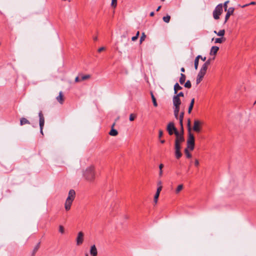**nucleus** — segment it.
<instances>
[{
	"instance_id": "1",
	"label": "nucleus",
	"mask_w": 256,
	"mask_h": 256,
	"mask_svg": "<svg viewBox=\"0 0 256 256\" xmlns=\"http://www.w3.org/2000/svg\"><path fill=\"white\" fill-rule=\"evenodd\" d=\"M83 176L87 181L92 182L95 178V172L94 167L90 166L83 172Z\"/></svg>"
},
{
	"instance_id": "2",
	"label": "nucleus",
	"mask_w": 256,
	"mask_h": 256,
	"mask_svg": "<svg viewBox=\"0 0 256 256\" xmlns=\"http://www.w3.org/2000/svg\"><path fill=\"white\" fill-rule=\"evenodd\" d=\"M76 197V192L74 190H70L68 194L64 204V208L68 211L70 209L71 206Z\"/></svg>"
},
{
	"instance_id": "3",
	"label": "nucleus",
	"mask_w": 256,
	"mask_h": 256,
	"mask_svg": "<svg viewBox=\"0 0 256 256\" xmlns=\"http://www.w3.org/2000/svg\"><path fill=\"white\" fill-rule=\"evenodd\" d=\"M222 12V4H218L214 10L212 14L213 17L215 20H218L220 18V15Z\"/></svg>"
},
{
	"instance_id": "4",
	"label": "nucleus",
	"mask_w": 256,
	"mask_h": 256,
	"mask_svg": "<svg viewBox=\"0 0 256 256\" xmlns=\"http://www.w3.org/2000/svg\"><path fill=\"white\" fill-rule=\"evenodd\" d=\"M194 138L192 132H188V138L187 140V148L190 150L194 149Z\"/></svg>"
},
{
	"instance_id": "5",
	"label": "nucleus",
	"mask_w": 256,
	"mask_h": 256,
	"mask_svg": "<svg viewBox=\"0 0 256 256\" xmlns=\"http://www.w3.org/2000/svg\"><path fill=\"white\" fill-rule=\"evenodd\" d=\"M39 116V125L40 128V132L43 135V128L44 124V118L42 111H40L38 113Z\"/></svg>"
},
{
	"instance_id": "6",
	"label": "nucleus",
	"mask_w": 256,
	"mask_h": 256,
	"mask_svg": "<svg viewBox=\"0 0 256 256\" xmlns=\"http://www.w3.org/2000/svg\"><path fill=\"white\" fill-rule=\"evenodd\" d=\"M167 130L168 131L170 135H172L174 133L176 134V132H178L172 122H170L168 124L167 126Z\"/></svg>"
},
{
	"instance_id": "7",
	"label": "nucleus",
	"mask_w": 256,
	"mask_h": 256,
	"mask_svg": "<svg viewBox=\"0 0 256 256\" xmlns=\"http://www.w3.org/2000/svg\"><path fill=\"white\" fill-rule=\"evenodd\" d=\"M184 132H182V130H181V133H180L178 132H176V138L175 140V142H178V144H180L184 140V137L183 136Z\"/></svg>"
},
{
	"instance_id": "8",
	"label": "nucleus",
	"mask_w": 256,
	"mask_h": 256,
	"mask_svg": "<svg viewBox=\"0 0 256 256\" xmlns=\"http://www.w3.org/2000/svg\"><path fill=\"white\" fill-rule=\"evenodd\" d=\"M208 66V60L206 61L205 63L204 64L202 68L198 74V76H202V78L204 76L207 70Z\"/></svg>"
},
{
	"instance_id": "9",
	"label": "nucleus",
	"mask_w": 256,
	"mask_h": 256,
	"mask_svg": "<svg viewBox=\"0 0 256 256\" xmlns=\"http://www.w3.org/2000/svg\"><path fill=\"white\" fill-rule=\"evenodd\" d=\"M84 241V233L82 232H80L78 234L76 238V245L80 246L82 244Z\"/></svg>"
},
{
	"instance_id": "10",
	"label": "nucleus",
	"mask_w": 256,
	"mask_h": 256,
	"mask_svg": "<svg viewBox=\"0 0 256 256\" xmlns=\"http://www.w3.org/2000/svg\"><path fill=\"white\" fill-rule=\"evenodd\" d=\"M234 8L233 7H230L227 9V10L226 11V13L225 16L224 24H226L230 16L234 14Z\"/></svg>"
},
{
	"instance_id": "11",
	"label": "nucleus",
	"mask_w": 256,
	"mask_h": 256,
	"mask_svg": "<svg viewBox=\"0 0 256 256\" xmlns=\"http://www.w3.org/2000/svg\"><path fill=\"white\" fill-rule=\"evenodd\" d=\"M200 122L198 120H194V127H193L194 130L196 132H200Z\"/></svg>"
},
{
	"instance_id": "12",
	"label": "nucleus",
	"mask_w": 256,
	"mask_h": 256,
	"mask_svg": "<svg viewBox=\"0 0 256 256\" xmlns=\"http://www.w3.org/2000/svg\"><path fill=\"white\" fill-rule=\"evenodd\" d=\"M172 102L174 106H180L181 104L180 98L175 96L173 97Z\"/></svg>"
},
{
	"instance_id": "13",
	"label": "nucleus",
	"mask_w": 256,
	"mask_h": 256,
	"mask_svg": "<svg viewBox=\"0 0 256 256\" xmlns=\"http://www.w3.org/2000/svg\"><path fill=\"white\" fill-rule=\"evenodd\" d=\"M212 40L214 41V44H222L226 40V38L224 37H220L216 38H212Z\"/></svg>"
},
{
	"instance_id": "14",
	"label": "nucleus",
	"mask_w": 256,
	"mask_h": 256,
	"mask_svg": "<svg viewBox=\"0 0 256 256\" xmlns=\"http://www.w3.org/2000/svg\"><path fill=\"white\" fill-rule=\"evenodd\" d=\"M219 47L217 46H212L210 50V54L211 56L215 55L217 53Z\"/></svg>"
},
{
	"instance_id": "15",
	"label": "nucleus",
	"mask_w": 256,
	"mask_h": 256,
	"mask_svg": "<svg viewBox=\"0 0 256 256\" xmlns=\"http://www.w3.org/2000/svg\"><path fill=\"white\" fill-rule=\"evenodd\" d=\"M90 253L92 256H97L98 252H97V250H96V248L95 245H93L91 246L90 250Z\"/></svg>"
},
{
	"instance_id": "16",
	"label": "nucleus",
	"mask_w": 256,
	"mask_h": 256,
	"mask_svg": "<svg viewBox=\"0 0 256 256\" xmlns=\"http://www.w3.org/2000/svg\"><path fill=\"white\" fill-rule=\"evenodd\" d=\"M115 123L113 124L112 126V129L109 132V134L112 136H116L118 134V131L114 128V126Z\"/></svg>"
},
{
	"instance_id": "17",
	"label": "nucleus",
	"mask_w": 256,
	"mask_h": 256,
	"mask_svg": "<svg viewBox=\"0 0 256 256\" xmlns=\"http://www.w3.org/2000/svg\"><path fill=\"white\" fill-rule=\"evenodd\" d=\"M184 116V112H182L180 113L179 120H180V124L181 126V130H182V132H183V124H182V120Z\"/></svg>"
},
{
	"instance_id": "18",
	"label": "nucleus",
	"mask_w": 256,
	"mask_h": 256,
	"mask_svg": "<svg viewBox=\"0 0 256 256\" xmlns=\"http://www.w3.org/2000/svg\"><path fill=\"white\" fill-rule=\"evenodd\" d=\"M57 100L61 104H62L64 102V98L62 96V92H60L59 93V95L56 97Z\"/></svg>"
},
{
	"instance_id": "19",
	"label": "nucleus",
	"mask_w": 256,
	"mask_h": 256,
	"mask_svg": "<svg viewBox=\"0 0 256 256\" xmlns=\"http://www.w3.org/2000/svg\"><path fill=\"white\" fill-rule=\"evenodd\" d=\"M200 58H202V56L200 55L198 56L194 60V68L196 70L198 69V61Z\"/></svg>"
},
{
	"instance_id": "20",
	"label": "nucleus",
	"mask_w": 256,
	"mask_h": 256,
	"mask_svg": "<svg viewBox=\"0 0 256 256\" xmlns=\"http://www.w3.org/2000/svg\"><path fill=\"white\" fill-rule=\"evenodd\" d=\"M20 124L21 126L26 124H30V122L26 118H22L20 120Z\"/></svg>"
},
{
	"instance_id": "21",
	"label": "nucleus",
	"mask_w": 256,
	"mask_h": 256,
	"mask_svg": "<svg viewBox=\"0 0 256 256\" xmlns=\"http://www.w3.org/2000/svg\"><path fill=\"white\" fill-rule=\"evenodd\" d=\"M182 87L180 86L178 83H176L174 86V93L176 94L178 90H182Z\"/></svg>"
},
{
	"instance_id": "22",
	"label": "nucleus",
	"mask_w": 256,
	"mask_h": 256,
	"mask_svg": "<svg viewBox=\"0 0 256 256\" xmlns=\"http://www.w3.org/2000/svg\"><path fill=\"white\" fill-rule=\"evenodd\" d=\"M194 98H192L191 100L189 108H188V114H190L194 106Z\"/></svg>"
},
{
	"instance_id": "23",
	"label": "nucleus",
	"mask_w": 256,
	"mask_h": 256,
	"mask_svg": "<svg viewBox=\"0 0 256 256\" xmlns=\"http://www.w3.org/2000/svg\"><path fill=\"white\" fill-rule=\"evenodd\" d=\"M186 76L183 74H180V84H183L185 80H186Z\"/></svg>"
},
{
	"instance_id": "24",
	"label": "nucleus",
	"mask_w": 256,
	"mask_h": 256,
	"mask_svg": "<svg viewBox=\"0 0 256 256\" xmlns=\"http://www.w3.org/2000/svg\"><path fill=\"white\" fill-rule=\"evenodd\" d=\"M157 186H158V187L157 188L156 191L160 192L162 190V182L161 180H158L157 182Z\"/></svg>"
},
{
	"instance_id": "25",
	"label": "nucleus",
	"mask_w": 256,
	"mask_h": 256,
	"mask_svg": "<svg viewBox=\"0 0 256 256\" xmlns=\"http://www.w3.org/2000/svg\"><path fill=\"white\" fill-rule=\"evenodd\" d=\"M184 186L182 184H179L176 190V194H178L183 188Z\"/></svg>"
},
{
	"instance_id": "26",
	"label": "nucleus",
	"mask_w": 256,
	"mask_h": 256,
	"mask_svg": "<svg viewBox=\"0 0 256 256\" xmlns=\"http://www.w3.org/2000/svg\"><path fill=\"white\" fill-rule=\"evenodd\" d=\"M40 242H38L35 246V247L34 248L33 251H32V256H34L36 252L38 250V248H40Z\"/></svg>"
},
{
	"instance_id": "27",
	"label": "nucleus",
	"mask_w": 256,
	"mask_h": 256,
	"mask_svg": "<svg viewBox=\"0 0 256 256\" xmlns=\"http://www.w3.org/2000/svg\"><path fill=\"white\" fill-rule=\"evenodd\" d=\"M160 192L156 191V193L154 195V201L156 204L158 202V200Z\"/></svg>"
},
{
	"instance_id": "28",
	"label": "nucleus",
	"mask_w": 256,
	"mask_h": 256,
	"mask_svg": "<svg viewBox=\"0 0 256 256\" xmlns=\"http://www.w3.org/2000/svg\"><path fill=\"white\" fill-rule=\"evenodd\" d=\"M150 94H151V96H152V102H153L154 106H158V104L156 102V99L154 95L153 94L152 92H151Z\"/></svg>"
},
{
	"instance_id": "29",
	"label": "nucleus",
	"mask_w": 256,
	"mask_h": 256,
	"mask_svg": "<svg viewBox=\"0 0 256 256\" xmlns=\"http://www.w3.org/2000/svg\"><path fill=\"white\" fill-rule=\"evenodd\" d=\"M224 34H225V30H221L220 31H218V33H216V35L219 36L224 37Z\"/></svg>"
},
{
	"instance_id": "30",
	"label": "nucleus",
	"mask_w": 256,
	"mask_h": 256,
	"mask_svg": "<svg viewBox=\"0 0 256 256\" xmlns=\"http://www.w3.org/2000/svg\"><path fill=\"white\" fill-rule=\"evenodd\" d=\"M170 16L169 15H167L166 16H164L162 18L163 20L166 22L168 23L170 21Z\"/></svg>"
},
{
	"instance_id": "31",
	"label": "nucleus",
	"mask_w": 256,
	"mask_h": 256,
	"mask_svg": "<svg viewBox=\"0 0 256 256\" xmlns=\"http://www.w3.org/2000/svg\"><path fill=\"white\" fill-rule=\"evenodd\" d=\"M175 156L176 158H180L182 156V153L180 150H175Z\"/></svg>"
},
{
	"instance_id": "32",
	"label": "nucleus",
	"mask_w": 256,
	"mask_h": 256,
	"mask_svg": "<svg viewBox=\"0 0 256 256\" xmlns=\"http://www.w3.org/2000/svg\"><path fill=\"white\" fill-rule=\"evenodd\" d=\"M164 167V165L163 164H161L159 165V169H160V172H159V176H162V168Z\"/></svg>"
},
{
	"instance_id": "33",
	"label": "nucleus",
	"mask_w": 256,
	"mask_h": 256,
	"mask_svg": "<svg viewBox=\"0 0 256 256\" xmlns=\"http://www.w3.org/2000/svg\"><path fill=\"white\" fill-rule=\"evenodd\" d=\"M191 86H192V85H191L190 82L189 80H187L186 82L184 84V87L190 88H191Z\"/></svg>"
},
{
	"instance_id": "34",
	"label": "nucleus",
	"mask_w": 256,
	"mask_h": 256,
	"mask_svg": "<svg viewBox=\"0 0 256 256\" xmlns=\"http://www.w3.org/2000/svg\"><path fill=\"white\" fill-rule=\"evenodd\" d=\"M174 148L175 150H180L181 148L180 144H178V142H175Z\"/></svg>"
},
{
	"instance_id": "35",
	"label": "nucleus",
	"mask_w": 256,
	"mask_h": 256,
	"mask_svg": "<svg viewBox=\"0 0 256 256\" xmlns=\"http://www.w3.org/2000/svg\"><path fill=\"white\" fill-rule=\"evenodd\" d=\"M188 148H186L185 150H184V152L186 154V156L188 158H190L192 157V155L189 152H188Z\"/></svg>"
},
{
	"instance_id": "36",
	"label": "nucleus",
	"mask_w": 256,
	"mask_h": 256,
	"mask_svg": "<svg viewBox=\"0 0 256 256\" xmlns=\"http://www.w3.org/2000/svg\"><path fill=\"white\" fill-rule=\"evenodd\" d=\"M187 125H188V132H191V126H190V119H188Z\"/></svg>"
},
{
	"instance_id": "37",
	"label": "nucleus",
	"mask_w": 256,
	"mask_h": 256,
	"mask_svg": "<svg viewBox=\"0 0 256 256\" xmlns=\"http://www.w3.org/2000/svg\"><path fill=\"white\" fill-rule=\"evenodd\" d=\"M180 106H174V113H177V112L178 113L179 112Z\"/></svg>"
},
{
	"instance_id": "38",
	"label": "nucleus",
	"mask_w": 256,
	"mask_h": 256,
	"mask_svg": "<svg viewBox=\"0 0 256 256\" xmlns=\"http://www.w3.org/2000/svg\"><path fill=\"white\" fill-rule=\"evenodd\" d=\"M117 5V0H112L111 6L113 8H116Z\"/></svg>"
},
{
	"instance_id": "39",
	"label": "nucleus",
	"mask_w": 256,
	"mask_h": 256,
	"mask_svg": "<svg viewBox=\"0 0 256 256\" xmlns=\"http://www.w3.org/2000/svg\"><path fill=\"white\" fill-rule=\"evenodd\" d=\"M229 2H230L229 0H227V1L225 2L224 3V5L222 6H224V8L225 11H226L227 9H228V4L229 3Z\"/></svg>"
},
{
	"instance_id": "40",
	"label": "nucleus",
	"mask_w": 256,
	"mask_h": 256,
	"mask_svg": "<svg viewBox=\"0 0 256 256\" xmlns=\"http://www.w3.org/2000/svg\"><path fill=\"white\" fill-rule=\"evenodd\" d=\"M90 78V75L86 74V75L82 76L81 77V79H82V80H87V79L89 78Z\"/></svg>"
},
{
	"instance_id": "41",
	"label": "nucleus",
	"mask_w": 256,
	"mask_h": 256,
	"mask_svg": "<svg viewBox=\"0 0 256 256\" xmlns=\"http://www.w3.org/2000/svg\"><path fill=\"white\" fill-rule=\"evenodd\" d=\"M146 38V36L145 35L144 33H142V36L140 38V42L142 43V41H144Z\"/></svg>"
},
{
	"instance_id": "42",
	"label": "nucleus",
	"mask_w": 256,
	"mask_h": 256,
	"mask_svg": "<svg viewBox=\"0 0 256 256\" xmlns=\"http://www.w3.org/2000/svg\"><path fill=\"white\" fill-rule=\"evenodd\" d=\"M202 78H203L202 76H198H198H197V78H196V84H199L201 82V80H202Z\"/></svg>"
},
{
	"instance_id": "43",
	"label": "nucleus",
	"mask_w": 256,
	"mask_h": 256,
	"mask_svg": "<svg viewBox=\"0 0 256 256\" xmlns=\"http://www.w3.org/2000/svg\"><path fill=\"white\" fill-rule=\"evenodd\" d=\"M59 232L61 234H64V227L62 226H59Z\"/></svg>"
},
{
	"instance_id": "44",
	"label": "nucleus",
	"mask_w": 256,
	"mask_h": 256,
	"mask_svg": "<svg viewBox=\"0 0 256 256\" xmlns=\"http://www.w3.org/2000/svg\"><path fill=\"white\" fill-rule=\"evenodd\" d=\"M184 96V93L182 92H180L178 94L176 95L175 96L180 98V96Z\"/></svg>"
},
{
	"instance_id": "45",
	"label": "nucleus",
	"mask_w": 256,
	"mask_h": 256,
	"mask_svg": "<svg viewBox=\"0 0 256 256\" xmlns=\"http://www.w3.org/2000/svg\"><path fill=\"white\" fill-rule=\"evenodd\" d=\"M135 117L133 116L132 114H130V120L133 121Z\"/></svg>"
},
{
	"instance_id": "46",
	"label": "nucleus",
	"mask_w": 256,
	"mask_h": 256,
	"mask_svg": "<svg viewBox=\"0 0 256 256\" xmlns=\"http://www.w3.org/2000/svg\"><path fill=\"white\" fill-rule=\"evenodd\" d=\"M163 132L162 130H159L158 136L159 138H161L162 136Z\"/></svg>"
},
{
	"instance_id": "47",
	"label": "nucleus",
	"mask_w": 256,
	"mask_h": 256,
	"mask_svg": "<svg viewBox=\"0 0 256 256\" xmlns=\"http://www.w3.org/2000/svg\"><path fill=\"white\" fill-rule=\"evenodd\" d=\"M105 50V48L104 47H101L100 48H99L98 49V52H102V50Z\"/></svg>"
},
{
	"instance_id": "48",
	"label": "nucleus",
	"mask_w": 256,
	"mask_h": 256,
	"mask_svg": "<svg viewBox=\"0 0 256 256\" xmlns=\"http://www.w3.org/2000/svg\"><path fill=\"white\" fill-rule=\"evenodd\" d=\"M198 164H199V162H198V160L196 159L194 161V165L196 166H198Z\"/></svg>"
},
{
	"instance_id": "49",
	"label": "nucleus",
	"mask_w": 256,
	"mask_h": 256,
	"mask_svg": "<svg viewBox=\"0 0 256 256\" xmlns=\"http://www.w3.org/2000/svg\"><path fill=\"white\" fill-rule=\"evenodd\" d=\"M138 38L136 36H134L132 37V41H135L136 40L138 39Z\"/></svg>"
},
{
	"instance_id": "50",
	"label": "nucleus",
	"mask_w": 256,
	"mask_h": 256,
	"mask_svg": "<svg viewBox=\"0 0 256 256\" xmlns=\"http://www.w3.org/2000/svg\"><path fill=\"white\" fill-rule=\"evenodd\" d=\"M174 116L175 118L178 119V113L177 112V113H174Z\"/></svg>"
},
{
	"instance_id": "51",
	"label": "nucleus",
	"mask_w": 256,
	"mask_h": 256,
	"mask_svg": "<svg viewBox=\"0 0 256 256\" xmlns=\"http://www.w3.org/2000/svg\"><path fill=\"white\" fill-rule=\"evenodd\" d=\"M248 6V4H246L243 5V6H241L240 4L238 5L239 6H240L242 8H245V7Z\"/></svg>"
},
{
	"instance_id": "52",
	"label": "nucleus",
	"mask_w": 256,
	"mask_h": 256,
	"mask_svg": "<svg viewBox=\"0 0 256 256\" xmlns=\"http://www.w3.org/2000/svg\"><path fill=\"white\" fill-rule=\"evenodd\" d=\"M256 4V2H250V4H248V6L253 5V4Z\"/></svg>"
},
{
	"instance_id": "53",
	"label": "nucleus",
	"mask_w": 256,
	"mask_h": 256,
	"mask_svg": "<svg viewBox=\"0 0 256 256\" xmlns=\"http://www.w3.org/2000/svg\"><path fill=\"white\" fill-rule=\"evenodd\" d=\"M79 81H80V80H79L78 77V76H77V77H76V78H75V82H79Z\"/></svg>"
},
{
	"instance_id": "54",
	"label": "nucleus",
	"mask_w": 256,
	"mask_h": 256,
	"mask_svg": "<svg viewBox=\"0 0 256 256\" xmlns=\"http://www.w3.org/2000/svg\"><path fill=\"white\" fill-rule=\"evenodd\" d=\"M154 12H151L150 13V16H154Z\"/></svg>"
},
{
	"instance_id": "55",
	"label": "nucleus",
	"mask_w": 256,
	"mask_h": 256,
	"mask_svg": "<svg viewBox=\"0 0 256 256\" xmlns=\"http://www.w3.org/2000/svg\"><path fill=\"white\" fill-rule=\"evenodd\" d=\"M161 8V6H159L156 10V12H158L160 10V9Z\"/></svg>"
},
{
	"instance_id": "56",
	"label": "nucleus",
	"mask_w": 256,
	"mask_h": 256,
	"mask_svg": "<svg viewBox=\"0 0 256 256\" xmlns=\"http://www.w3.org/2000/svg\"><path fill=\"white\" fill-rule=\"evenodd\" d=\"M214 58H215V57H214H214H213V58H209V63L210 62V61L211 60H214Z\"/></svg>"
},
{
	"instance_id": "57",
	"label": "nucleus",
	"mask_w": 256,
	"mask_h": 256,
	"mask_svg": "<svg viewBox=\"0 0 256 256\" xmlns=\"http://www.w3.org/2000/svg\"><path fill=\"white\" fill-rule=\"evenodd\" d=\"M180 70L182 72H184L185 70H184V68H182L180 69Z\"/></svg>"
},
{
	"instance_id": "58",
	"label": "nucleus",
	"mask_w": 256,
	"mask_h": 256,
	"mask_svg": "<svg viewBox=\"0 0 256 256\" xmlns=\"http://www.w3.org/2000/svg\"><path fill=\"white\" fill-rule=\"evenodd\" d=\"M201 59H202V60L203 62H204V61H205V60H206V56H204V58H202H202H201Z\"/></svg>"
},
{
	"instance_id": "59",
	"label": "nucleus",
	"mask_w": 256,
	"mask_h": 256,
	"mask_svg": "<svg viewBox=\"0 0 256 256\" xmlns=\"http://www.w3.org/2000/svg\"><path fill=\"white\" fill-rule=\"evenodd\" d=\"M139 34H140V32L138 31V32H136V36L138 38V36H139Z\"/></svg>"
},
{
	"instance_id": "60",
	"label": "nucleus",
	"mask_w": 256,
	"mask_h": 256,
	"mask_svg": "<svg viewBox=\"0 0 256 256\" xmlns=\"http://www.w3.org/2000/svg\"><path fill=\"white\" fill-rule=\"evenodd\" d=\"M164 142H165V140H160V142H161L162 144H164Z\"/></svg>"
},
{
	"instance_id": "61",
	"label": "nucleus",
	"mask_w": 256,
	"mask_h": 256,
	"mask_svg": "<svg viewBox=\"0 0 256 256\" xmlns=\"http://www.w3.org/2000/svg\"><path fill=\"white\" fill-rule=\"evenodd\" d=\"M214 33L216 34V33H218V32H216V30H214Z\"/></svg>"
},
{
	"instance_id": "62",
	"label": "nucleus",
	"mask_w": 256,
	"mask_h": 256,
	"mask_svg": "<svg viewBox=\"0 0 256 256\" xmlns=\"http://www.w3.org/2000/svg\"><path fill=\"white\" fill-rule=\"evenodd\" d=\"M97 40V38H96H96H94V40Z\"/></svg>"
},
{
	"instance_id": "63",
	"label": "nucleus",
	"mask_w": 256,
	"mask_h": 256,
	"mask_svg": "<svg viewBox=\"0 0 256 256\" xmlns=\"http://www.w3.org/2000/svg\"><path fill=\"white\" fill-rule=\"evenodd\" d=\"M122 38L123 37V38H126V36H122Z\"/></svg>"
},
{
	"instance_id": "64",
	"label": "nucleus",
	"mask_w": 256,
	"mask_h": 256,
	"mask_svg": "<svg viewBox=\"0 0 256 256\" xmlns=\"http://www.w3.org/2000/svg\"><path fill=\"white\" fill-rule=\"evenodd\" d=\"M256 104V101L254 102V104Z\"/></svg>"
}]
</instances>
